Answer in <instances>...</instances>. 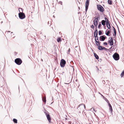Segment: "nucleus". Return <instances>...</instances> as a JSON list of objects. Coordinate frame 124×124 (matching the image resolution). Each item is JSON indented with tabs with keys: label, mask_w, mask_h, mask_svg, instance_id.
Listing matches in <instances>:
<instances>
[{
	"label": "nucleus",
	"mask_w": 124,
	"mask_h": 124,
	"mask_svg": "<svg viewBox=\"0 0 124 124\" xmlns=\"http://www.w3.org/2000/svg\"><path fill=\"white\" fill-rule=\"evenodd\" d=\"M95 42L97 46H98L100 45V42L99 39L97 41L96 40V39H95Z\"/></svg>",
	"instance_id": "nucleus-15"
},
{
	"label": "nucleus",
	"mask_w": 124,
	"mask_h": 124,
	"mask_svg": "<svg viewBox=\"0 0 124 124\" xmlns=\"http://www.w3.org/2000/svg\"><path fill=\"white\" fill-rule=\"evenodd\" d=\"M19 11L20 12L19 13H23V10L22 8H19Z\"/></svg>",
	"instance_id": "nucleus-26"
},
{
	"label": "nucleus",
	"mask_w": 124,
	"mask_h": 124,
	"mask_svg": "<svg viewBox=\"0 0 124 124\" xmlns=\"http://www.w3.org/2000/svg\"><path fill=\"white\" fill-rule=\"evenodd\" d=\"M77 109L78 110V112L79 113H81V111L82 112V113L84 112V109H85V106L83 104H80L78 106Z\"/></svg>",
	"instance_id": "nucleus-1"
},
{
	"label": "nucleus",
	"mask_w": 124,
	"mask_h": 124,
	"mask_svg": "<svg viewBox=\"0 0 124 124\" xmlns=\"http://www.w3.org/2000/svg\"><path fill=\"white\" fill-rule=\"evenodd\" d=\"M70 51V48H69V50H68V52H67V53L68 54L69 53Z\"/></svg>",
	"instance_id": "nucleus-40"
},
{
	"label": "nucleus",
	"mask_w": 124,
	"mask_h": 124,
	"mask_svg": "<svg viewBox=\"0 0 124 124\" xmlns=\"http://www.w3.org/2000/svg\"><path fill=\"white\" fill-rule=\"evenodd\" d=\"M96 35V36L95 37H97V35H98V31L97 29V27H96V28L95 30V31L94 32V34Z\"/></svg>",
	"instance_id": "nucleus-16"
},
{
	"label": "nucleus",
	"mask_w": 124,
	"mask_h": 124,
	"mask_svg": "<svg viewBox=\"0 0 124 124\" xmlns=\"http://www.w3.org/2000/svg\"><path fill=\"white\" fill-rule=\"evenodd\" d=\"M15 62L17 64L19 65H20L22 62V60L19 58L16 59L15 60Z\"/></svg>",
	"instance_id": "nucleus-6"
},
{
	"label": "nucleus",
	"mask_w": 124,
	"mask_h": 124,
	"mask_svg": "<svg viewBox=\"0 0 124 124\" xmlns=\"http://www.w3.org/2000/svg\"><path fill=\"white\" fill-rule=\"evenodd\" d=\"M104 28L105 29H106V27L105 26H104Z\"/></svg>",
	"instance_id": "nucleus-46"
},
{
	"label": "nucleus",
	"mask_w": 124,
	"mask_h": 124,
	"mask_svg": "<svg viewBox=\"0 0 124 124\" xmlns=\"http://www.w3.org/2000/svg\"><path fill=\"white\" fill-rule=\"evenodd\" d=\"M56 54V55H57V54H55H55H55H55Z\"/></svg>",
	"instance_id": "nucleus-47"
},
{
	"label": "nucleus",
	"mask_w": 124,
	"mask_h": 124,
	"mask_svg": "<svg viewBox=\"0 0 124 124\" xmlns=\"http://www.w3.org/2000/svg\"><path fill=\"white\" fill-rule=\"evenodd\" d=\"M101 23L104 26H105L106 24V21H105L104 20H102L101 22Z\"/></svg>",
	"instance_id": "nucleus-13"
},
{
	"label": "nucleus",
	"mask_w": 124,
	"mask_h": 124,
	"mask_svg": "<svg viewBox=\"0 0 124 124\" xmlns=\"http://www.w3.org/2000/svg\"><path fill=\"white\" fill-rule=\"evenodd\" d=\"M117 28H118V31L120 33V31H119V29L118 27L117 26Z\"/></svg>",
	"instance_id": "nucleus-43"
},
{
	"label": "nucleus",
	"mask_w": 124,
	"mask_h": 124,
	"mask_svg": "<svg viewBox=\"0 0 124 124\" xmlns=\"http://www.w3.org/2000/svg\"><path fill=\"white\" fill-rule=\"evenodd\" d=\"M99 21V20H94V21H93V22H94L93 24L96 27H97Z\"/></svg>",
	"instance_id": "nucleus-10"
},
{
	"label": "nucleus",
	"mask_w": 124,
	"mask_h": 124,
	"mask_svg": "<svg viewBox=\"0 0 124 124\" xmlns=\"http://www.w3.org/2000/svg\"><path fill=\"white\" fill-rule=\"evenodd\" d=\"M94 37L95 38V39H96V40H98V35H97V37H95V36H96V35L95 34H94Z\"/></svg>",
	"instance_id": "nucleus-27"
},
{
	"label": "nucleus",
	"mask_w": 124,
	"mask_h": 124,
	"mask_svg": "<svg viewBox=\"0 0 124 124\" xmlns=\"http://www.w3.org/2000/svg\"><path fill=\"white\" fill-rule=\"evenodd\" d=\"M101 26V23L100 22L98 26V28L99 29H100V28Z\"/></svg>",
	"instance_id": "nucleus-28"
},
{
	"label": "nucleus",
	"mask_w": 124,
	"mask_h": 124,
	"mask_svg": "<svg viewBox=\"0 0 124 124\" xmlns=\"http://www.w3.org/2000/svg\"><path fill=\"white\" fill-rule=\"evenodd\" d=\"M94 95H94V97H95Z\"/></svg>",
	"instance_id": "nucleus-52"
},
{
	"label": "nucleus",
	"mask_w": 124,
	"mask_h": 124,
	"mask_svg": "<svg viewBox=\"0 0 124 124\" xmlns=\"http://www.w3.org/2000/svg\"><path fill=\"white\" fill-rule=\"evenodd\" d=\"M46 116L49 122V123H51L50 120L51 118L50 117V116L49 114H46Z\"/></svg>",
	"instance_id": "nucleus-14"
},
{
	"label": "nucleus",
	"mask_w": 124,
	"mask_h": 124,
	"mask_svg": "<svg viewBox=\"0 0 124 124\" xmlns=\"http://www.w3.org/2000/svg\"><path fill=\"white\" fill-rule=\"evenodd\" d=\"M104 50L105 51H107V50L108 49L106 48L105 47H103L102 48V50Z\"/></svg>",
	"instance_id": "nucleus-31"
},
{
	"label": "nucleus",
	"mask_w": 124,
	"mask_h": 124,
	"mask_svg": "<svg viewBox=\"0 0 124 124\" xmlns=\"http://www.w3.org/2000/svg\"><path fill=\"white\" fill-rule=\"evenodd\" d=\"M106 26L108 29H109L110 30H111V26L110 24L108 22L107 23H106Z\"/></svg>",
	"instance_id": "nucleus-12"
},
{
	"label": "nucleus",
	"mask_w": 124,
	"mask_h": 124,
	"mask_svg": "<svg viewBox=\"0 0 124 124\" xmlns=\"http://www.w3.org/2000/svg\"><path fill=\"white\" fill-rule=\"evenodd\" d=\"M90 0H86L85 3V13L86 14V12L88 9L89 2Z\"/></svg>",
	"instance_id": "nucleus-5"
},
{
	"label": "nucleus",
	"mask_w": 124,
	"mask_h": 124,
	"mask_svg": "<svg viewBox=\"0 0 124 124\" xmlns=\"http://www.w3.org/2000/svg\"><path fill=\"white\" fill-rule=\"evenodd\" d=\"M108 30V29H107L105 32V34L106 35L108 36H109L110 35H109V34L111 32V30H108V31L106 32Z\"/></svg>",
	"instance_id": "nucleus-11"
},
{
	"label": "nucleus",
	"mask_w": 124,
	"mask_h": 124,
	"mask_svg": "<svg viewBox=\"0 0 124 124\" xmlns=\"http://www.w3.org/2000/svg\"><path fill=\"white\" fill-rule=\"evenodd\" d=\"M94 56L95 57V58L97 59H99V57L97 54L95 53H94Z\"/></svg>",
	"instance_id": "nucleus-18"
},
{
	"label": "nucleus",
	"mask_w": 124,
	"mask_h": 124,
	"mask_svg": "<svg viewBox=\"0 0 124 124\" xmlns=\"http://www.w3.org/2000/svg\"><path fill=\"white\" fill-rule=\"evenodd\" d=\"M65 119L66 120H67V118H66Z\"/></svg>",
	"instance_id": "nucleus-51"
},
{
	"label": "nucleus",
	"mask_w": 124,
	"mask_h": 124,
	"mask_svg": "<svg viewBox=\"0 0 124 124\" xmlns=\"http://www.w3.org/2000/svg\"><path fill=\"white\" fill-rule=\"evenodd\" d=\"M13 121L15 123H17V120L16 119H13Z\"/></svg>",
	"instance_id": "nucleus-30"
},
{
	"label": "nucleus",
	"mask_w": 124,
	"mask_h": 124,
	"mask_svg": "<svg viewBox=\"0 0 124 124\" xmlns=\"http://www.w3.org/2000/svg\"><path fill=\"white\" fill-rule=\"evenodd\" d=\"M61 38V37H59L57 39V41L58 42H59L62 41Z\"/></svg>",
	"instance_id": "nucleus-20"
},
{
	"label": "nucleus",
	"mask_w": 124,
	"mask_h": 124,
	"mask_svg": "<svg viewBox=\"0 0 124 124\" xmlns=\"http://www.w3.org/2000/svg\"><path fill=\"white\" fill-rule=\"evenodd\" d=\"M55 62H56L57 63H58V61L57 59L56 58L55 59Z\"/></svg>",
	"instance_id": "nucleus-32"
},
{
	"label": "nucleus",
	"mask_w": 124,
	"mask_h": 124,
	"mask_svg": "<svg viewBox=\"0 0 124 124\" xmlns=\"http://www.w3.org/2000/svg\"><path fill=\"white\" fill-rule=\"evenodd\" d=\"M20 18L23 19L25 17V16L24 14L23 13H19L18 14Z\"/></svg>",
	"instance_id": "nucleus-7"
},
{
	"label": "nucleus",
	"mask_w": 124,
	"mask_h": 124,
	"mask_svg": "<svg viewBox=\"0 0 124 124\" xmlns=\"http://www.w3.org/2000/svg\"><path fill=\"white\" fill-rule=\"evenodd\" d=\"M102 31H101V30H100V31H98V34H99V35H102Z\"/></svg>",
	"instance_id": "nucleus-25"
},
{
	"label": "nucleus",
	"mask_w": 124,
	"mask_h": 124,
	"mask_svg": "<svg viewBox=\"0 0 124 124\" xmlns=\"http://www.w3.org/2000/svg\"><path fill=\"white\" fill-rule=\"evenodd\" d=\"M71 69L73 70V71H74V69L73 66H71Z\"/></svg>",
	"instance_id": "nucleus-38"
},
{
	"label": "nucleus",
	"mask_w": 124,
	"mask_h": 124,
	"mask_svg": "<svg viewBox=\"0 0 124 124\" xmlns=\"http://www.w3.org/2000/svg\"><path fill=\"white\" fill-rule=\"evenodd\" d=\"M112 46H111V47H110L109 49H108V50H107V51H111V49L112 48Z\"/></svg>",
	"instance_id": "nucleus-33"
},
{
	"label": "nucleus",
	"mask_w": 124,
	"mask_h": 124,
	"mask_svg": "<svg viewBox=\"0 0 124 124\" xmlns=\"http://www.w3.org/2000/svg\"><path fill=\"white\" fill-rule=\"evenodd\" d=\"M101 96L103 97V98L105 100V101L107 102L108 101H109L106 98L104 97L102 95H101Z\"/></svg>",
	"instance_id": "nucleus-22"
},
{
	"label": "nucleus",
	"mask_w": 124,
	"mask_h": 124,
	"mask_svg": "<svg viewBox=\"0 0 124 124\" xmlns=\"http://www.w3.org/2000/svg\"><path fill=\"white\" fill-rule=\"evenodd\" d=\"M78 9H80V7H78Z\"/></svg>",
	"instance_id": "nucleus-48"
},
{
	"label": "nucleus",
	"mask_w": 124,
	"mask_h": 124,
	"mask_svg": "<svg viewBox=\"0 0 124 124\" xmlns=\"http://www.w3.org/2000/svg\"><path fill=\"white\" fill-rule=\"evenodd\" d=\"M107 38V37L104 35L101 36L99 37V39L101 41H103Z\"/></svg>",
	"instance_id": "nucleus-8"
},
{
	"label": "nucleus",
	"mask_w": 124,
	"mask_h": 124,
	"mask_svg": "<svg viewBox=\"0 0 124 124\" xmlns=\"http://www.w3.org/2000/svg\"><path fill=\"white\" fill-rule=\"evenodd\" d=\"M102 82L103 83V84H105V81L104 80H103L102 81Z\"/></svg>",
	"instance_id": "nucleus-41"
},
{
	"label": "nucleus",
	"mask_w": 124,
	"mask_h": 124,
	"mask_svg": "<svg viewBox=\"0 0 124 124\" xmlns=\"http://www.w3.org/2000/svg\"><path fill=\"white\" fill-rule=\"evenodd\" d=\"M43 102H46V99H45V98L44 100H43Z\"/></svg>",
	"instance_id": "nucleus-44"
},
{
	"label": "nucleus",
	"mask_w": 124,
	"mask_h": 124,
	"mask_svg": "<svg viewBox=\"0 0 124 124\" xmlns=\"http://www.w3.org/2000/svg\"><path fill=\"white\" fill-rule=\"evenodd\" d=\"M99 93L101 95H102V94H101L100 93Z\"/></svg>",
	"instance_id": "nucleus-49"
},
{
	"label": "nucleus",
	"mask_w": 124,
	"mask_h": 124,
	"mask_svg": "<svg viewBox=\"0 0 124 124\" xmlns=\"http://www.w3.org/2000/svg\"><path fill=\"white\" fill-rule=\"evenodd\" d=\"M113 57L114 59L116 60L117 61L119 59V54L117 53H115L113 55Z\"/></svg>",
	"instance_id": "nucleus-3"
},
{
	"label": "nucleus",
	"mask_w": 124,
	"mask_h": 124,
	"mask_svg": "<svg viewBox=\"0 0 124 124\" xmlns=\"http://www.w3.org/2000/svg\"><path fill=\"white\" fill-rule=\"evenodd\" d=\"M97 9L98 10L102 13L104 12V9L101 5L97 4Z\"/></svg>",
	"instance_id": "nucleus-2"
},
{
	"label": "nucleus",
	"mask_w": 124,
	"mask_h": 124,
	"mask_svg": "<svg viewBox=\"0 0 124 124\" xmlns=\"http://www.w3.org/2000/svg\"><path fill=\"white\" fill-rule=\"evenodd\" d=\"M109 109L110 110V113L112 115L113 109L111 106H109Z\"/></svg>",
	"instance_id": "nucleus-17"
},
{
	"label": "nucleus",
	"mask_w": 124,
	"mask_h": 124,
	"mask_svg": "<svg viewBox=\"0 0 124 124\" xmlns=\"http://www.w3.org/2000/svg\"><path fill=\"white\" fill-rule=\"evenodd\" d=\"M103 47V46L99 45L98 46V49L100 50H102V48Z\"/></svg>",
	"instance_id": "nucleus-19"
},
{
	"label": "nucleus",
	"mask_w": 124,
	"mask_h": 124,
	"mask_svg": "<svg viewBox=\"0 0 124 124\" xmlns=\"http://www.w3.org/2000/svg\"><path fill=\"white\" fill-rule=\"evenodd\" d=\"M112 27L113 28V30L114 31L115 30H116L115 29L113 26H112Z\"/></svg>",
	"instance_id": "nucleus-39"
},
{
	"label": "nucleus",
	"mask_w": 124,
	"mask_h": 124,
	"mask_svg": "<svg viewBox=\"0 0 124 124\" xmlns=\"http://www.w3.org/2000/svg\"><path fill=\"white\" fill-rule=\"evenodd\" d=\"M116 31L115 30L114 31V34H113V35L114 36H116Z\"/></svg>",
	"instance_id": "nucleus-29"
},
{
	"label": "nucleus",
	"mask_w": 124,
	"mask_h": 124,
	"mask_svg": "<svg viewBox=\"0 0 124 124\" xmlns=\"http://www.w3.org/2000/svg\"><path fill=\"white\" fill-rule=\"evenodd\" d=\"M108 43L110 44L109 45L110 46H112L113 45V40L112 37L110 38V40H108Z\"/></svg>",
	"instance_id": "nucleus-9"
},
{
	"label": "nucleus",
	"mask_w": 124,
	"mask_h": 124,
	"mask_svg": "<svg viewBox=\"0 0 124 124\" xmlns=\"http://www.w3.org/2000/svg\"><path fill=\"white\" fill-rule=\"evenodd\" d=\"M104 19L105 20V21H106V23H107L108 22H109V21L108 20V19L106 17H105Z\"/></svg>",
	"instance_id": "nucleus-24"
},
{
	"label": "nucleus",
	"mask_w": 124,
	"mask_h": 124,
	"mask_svg": "<svg viewBox=\"0 0 124 124\" xmlns=\"http://www.w3.org/2000/svg\"><path fill=\"white\" fill-rule=\"evenodd\" d=\"M66 61L64 59H62L61 60L60 65L61 67L63 68L64 67L66 63Z\"/></svg>",
	"instance_id": "nucleus-4"
},
{
	"label": "nucleus",
	"mask_w": 124,
	"mask_h": 124,
	"mask_svg": "<svg viewBox=\"0 0 124 124\" xmlns=\"http://www.w3.org/2000/svg\"><path fill=\"white\" fill-rule=\"evenodd\" d=\"M107 103H108V106H109V107L111 106V104H110L109 101H108V102H107Z\"/></svg>",
	"instance_id": "nucleus-34"
},
{
	"label": "nucleus",
	"mask_w": 124,
	"mask_h": 124,
	"mask_svg": "<svg viewBox=\"0 0 124 124\" xmlns=\"http://www.w3.org/2000/svg\"><path fill=\"white\" fill-rule=\"evenodd\" d=\"M59 4H60L61 5H62V2L61 1H60L58 3Z\"/></svg>",
	"instance_id": "nucleus-37"
},
{
	"label": "nucleus",
	"mask_w": 124,
	"mask_h": 124,
	"mask_svg": "<svg viewBox=\"0 0 124 124\" xmlns=\"http://www.w3.org/2000/svg\"><path fill=\"white\" fill-rule=\"evenodd\" d=\"M80 13V12H78V14H79V13Z\"/></svg>",
	"instance_id": "nucleus-50"
},
{
	"label": "nucleus",
	"mask_w": 124,
	"mask_h": 124,
	"mask_svg": "<svg viewBox=\"0 0 124 124\" xmlns=\"http://www.w3.org/2000/svg\"><path fill=\"white\" fill-rule=\"evenodd\" d=\"M91 28H92L93 29L94 28V26L93 25H92L90 26Z\"/></svg>",
	"instance_id": "nucleus-35"
},
{
	"label": "nucleus",
	"mask_w": 124,
	"mask_h": 124,
	"mask_svg": "<svg viewBox=\"0 0 124 124\" xmlns=\"http://www.w3.org/2000/svg\"><path fill=\"white\" fill-rule=\"evenodd\" d=\"M108 3L109 5H111L112 4V1L111 0H108Z\"/></svg>",
	"instance_id": "nucleus-21"
},
{
	"label": "nucleus",
	"mask_w": 124,
	"mask_h": 124,
	"mask_svg": "<svg viewBox=\"0 0 124 124\" xmlns=\"http://www.w3.org/2000/svg\"><path fill=\"white\" fill-rule=\"evenodd\" d=\"M103 44L104 45H108V43L106 42H104L103 43Z\"/></svg>",
	"instance_id": "nucleus-36"
},
{
	"label": "nucleus",
	"mask_w": 124,
	"mask_h": 124,
	"mask_svg": "<svg viewBox=\"0 0 124 124\" xmlns=\"http://www.w3.org/2000/svg\"><path fill=\"white\" fill-rule=\"evenodd\" d=\"M70 63L71 64L73 63V62L72 61H71V62H70Z\"/></svg>",
	"instance_id": "nucleus-42"
},
{
	"label": "nucleus",
	"mask_w": 124,
	"mask_h": 124,
	"mask_svg": "<svg viewBox=\"0 0 124 124\" xmlns=\"http://www.w3.org/2000/svg\"><path fill=\"white\" fill-rule=\"evenodd\" d=\"M84 114H85V112H84Z\"/></svg>",
	"instance_id": "nucleus-53"
},
{
	"label": "nucleus",
	"mask_w": 124,
	"mask_h": 124,
	"mask_svg": "<svg viewBox=\"0 0 124 124\" xmlns=\"http://www.w3.org/2000/svg\"><path fill=\"white\" fill-rule=\"evenodd\" d=\"M96 67L97 68V71H98L99 70V69H98V67L97 66H96Z\"/></svg>",
	"instance_id": "nucleus-45"
},
{
	"label": "nucleus",
	"mask_w": 124,
	"mask_h": 124,
	"mask_svg": "<svg viewBox=\"0 0 124 124\" xmlns=\"http://www.w3.org/2000/svg\"><path fill=\"white\" fill-rule=\"evenodd\" d=\"M98 14V17L95 18V20H99L100 19V16Z\"/></svg>",
	"instance_id": "nucleus-23"
},
{
	"label": "nucleus",
	"mask_w": 124,
	"mask_h": 124,
	"mask_svg": "<svg viewBox=\"0 0 124 124\" xmlns=\"http://www.w3.org/2000/svg\"><path fill=\"white\" fill-rule=\"evenodd\" d=\"M54 76H55V75H54Z\"/></svg>",
	"instance_id": "nucleus-54"
}]
</instances>
